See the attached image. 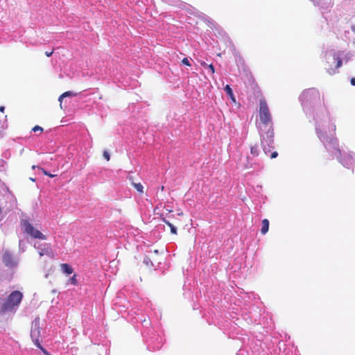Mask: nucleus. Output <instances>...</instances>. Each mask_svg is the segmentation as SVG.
I'll use <instances>...</instances> for the list:
<instances>
[{
    "label": "nucleus",
    "mask_w": 355,
    "mask_h": 355,
    "mask_svg": "<svg viewBox=\"0 0 355 355\" xmlns=\"http://www.w3.org/2000/svg\"><path fill=\"white\" fill-rule=\"evenodd\" d=\"M277 155H278L277 152L273 151V152L271 153V155H270V157L271 159H273V158L277 157Z\"/></svg>",
    "instance_id": "393cba45"
},
{
    "label": "nucleus",
    "mask_w": 355,
    "mask_h": 355,
    "mask_svg": "<svg viewBox=\"0 0 355 355\" xmlns=\"http://www.w3.org/2000/svg\"><path fill=\"white\" fill-rule=\"evenodd\" d=\"M31 336L33 341L35 344V345L37 347H41L40 340V327H39V323L37 322H35L34 323V324L31 329Z\"/></svg>",
    "instance_id": "423d86ee"
},
{
    "label": "nucleus",
    "mask_w": 355,
    "mask_h": 355,
    "mask_svg": "<svg viewBox=\"0 0 355 355\" xmlns=\"http://www.w3.org/2000/svg\"><path fill=\"white\" fill-rule=\"evenodd\" d=\"M103 157L107 161H109L110 159V153L107 150H105L103 152Z\"/></svg>",
    "instance_id": "4be33fe9"
},
{
    "label": "nucleus",
    "mask_w": 355,
    "mask_h": 355,
    "mask_svg": "<svg viewBox=\"0 0 355 355\" xmlns=\"http://www.w3.org/2000/svg\"><path fill=\"white\" fill-rule=\"evenodd\" d=\"M208 69L210 70L211 73L213 74L215 72L214 67L212 64L208 65Z\"/></svg>",
    "instance_id": "b1692460"
},
{
    "label": "nucleus",
    "mask_w": 355,
    "mask_h": 355,
    "mask_svg": "<svg viewBox=\"0 0 355 355\" xmlns=\"http://www.w3.org/2000/svg\"><path fill=\"white\" fill-rule=\"evenodd\" d=\"M250 153H251V155L253 156V157H257L259 155V149H258V146H252L250 148Z\"/></svg>",
    "instance_id": "f3484780"
},
{
    "label": "nucleus",
    "mask_w": 355,
    "mask_h": 355,
    "mask_svg": "<svg viewBox=\"0 0 355 355\" xmlns=\"http://www.w3.org/2000/svg\"><path fill=\"white\" fill-rule=\"evenodd\" d=\"M268 229H269V220L268 219L265 218L261 221V233L262 234H266L268 232Z\"/></svg>",
    "instance_id": "9d476101"
},
{
    "label": "nucleus",
    "mask_w": 355,
    "mask_h": 355,
    "mask_svg": "<svg viewBox=\"0 0 355 355\" xmlns=\"http://www.w3.org/2000/svg\"><path fill=\"white\" fill-rule=\"evenodd\" d=\"M334 59L337 62L336 68L340 67L342 66V64H343V61H342L341 58L338 57V56L334 55Z\"/></svg>",
    "instance_id": "6ab92c4d"
},
{
    "label": "nucleus",
    "mask_w": 355,
    "mask_h": 355,
    "mask_svg": "<svg viewBox=\"0 0 355 355\" xmlns=\"http://www.w3.org/2000/svg\"><path fill=\"white\" fill-rule=\"evenodd\" d=\"M248 82L250 84V85L252 86V88L254 89H257L259 91V86H258L257 83H256L255 79L254 78V77L252 75H250L248 77Z\"/></svg>",
    "instance_id": "2eb2a0df"
},
{
    "label": "nucleus",
    "mask_w": 355,
    "mask_h": 355,
    "mask_svg": "<svg viewBox=\"0 0 355 355\" xmlns=\"http://www.w3.org/2000/svg\"><path fill=\"white\" fill-rule=\"evenodd\" d=\"M60 268L62 271L67 275H70L73 272V269L68 263H62Z\"/></svg>",
    "instance_id": "9b49d317"
},
{
    "label": "nucleus",
    "mask_w": 355,
    "mask_h": 355,
    "mask_svg": "<svg viewBox=\"0 0 355 355\" xmlns=\"http://www.w3.org/2000/svg\"><path fill=\"white\" fill-rule=\"evenodd\" d=\"M36 167H37L36 166L33 165V166H32V168H33V169H34V168H35Z\"/></svg>",
    "instance_id": "473e14b6"
},
{
    "label": "nucleus",
    "mask_w": 355,
    "mask_h": 355,
    "mask_svg": "<svg viewBox=\"0 0 355 355\" xmlns=\"http://www.w3.org/2000/svg\"><path fill=\"white\" fill-rule=\"evenodd\" d=\"M331 146L327 149L336 157V159L344 166L349 167L352 164L353 157L352 155L349 154L346 158H342L341 150L338 148V140L333 139L331 140Z\"/></svg>",
    "instance_id": "7ed1b4c3"
},
{
    "label": "nucleus",
    "mask_w": 355,
    "mask_h": 355,
    "mask_svg": "<svg viewBox=\"0 0 355 355\" xmlns=\"http://www.w3.org/2000/svg\"><path fill=\"white\" fill-rule=\"evenodd\" d=\"M350 83L352 85L355 86V78H352Z\"/></svg>",
    "instance_id": "cd10ccee"
},
{
    "label": "nucleus",
    "mask_w": 355,
    "mask_h": 355,
    "mask_svg": "<svg viewBox=\"0 0 355 355\" xmlns=\"http://www.w3.org/2000/svg\"><path fill=\"white\" fill-rule=\"evenodd\" d=\"M37 168L39 170H41L42 172L45 175H47V176H49L51 178H53L54 177L55 175H52L50 173L47 172L46 171H45V169H44L43 168H41V167H37Z\"/></svg>",
    "instance_id": "aec40b11"
},
{
    "label": "nucleus",
    "mask_w": 355,
    "mask_h": 355,
    "mask_svg": "<svg viewBox=\"0 0 355 355\" xmlns=\"http://www.w3.org/2000/svg\"><path fill=\"white\" fill-rule=\"evenodd\" d=\"M4 110H5V107L4 106H0V112H3Z\"/></svg>",
    "instance_id": "c756f323"
},
{
    "label": "nucleus",
    "mask_w": 355,
    "mask_h": 355,
    "mask_svg": "<svg viewBox=\"0 0 355 355\" xmlns=\"http://www.w3.org/2000/svg\"><path fill=\"white\" fill-rule=\"evenodd\" d=\"M267 128H268V130L263 135L262 142H264L268 146H270V144H273L274 132L272 125H268Z\"/></svg>",
    "instance_id": "0eeeda50"
},
{
    "label": "nucleus",
    "mask_w": 355,
    "mask_h": 355,
    "mask_svg": "<svg viewBox=\"0 0 355 355\" xmlns=\"http://www.w3.org/2000/svg\"><path fill=\"white\" fill-rule=\"evenodd\" d=\"M182 63L183 64H185L187 66H191V63L189 62V60H188V58H184L182 60Z\"/></svg>",
    "instance_id": "5701e85b"
},
{
    "label": "nucleus",
    "mask_w": 355,
    "mask_h": 355,
    "mask_svg": "<svg viewBox=\"0 0 355 355\" xmlns=\"http://www.w3.org/2000/svg\"><path fill=\"white\" fill-rule=\"evenodd\" d=\"M200 64L204 67H207L208 68V65L207 64H206L205 62H200Z\"/></svg>",
    "instance_id": "c85d7f7f"
},
{
    "label": "nucleus",
    "mask_w": 355,
    "mask_h": 355,
    "mask_svg": "<svg viewBox=\"0 0 355 355\" xmlns=\"http://www.w3.org/2000/svg\"><path fill=\"white\" fill-rule=\"evenodd\" d=\"M22 299V293L19 291H12L0 306V314L12 311L20 304Z\"/></svg>",
    "instance_id": "f257e3e1"
},
{
    "label": "nucleus",
    "mask_w": 355,
    "mask_h": 355,
    "mask_svg": "<svg viewBox=\"0 0 355 355\" xmlns=\"http://www.w3.org/2000/svg\"><path fill=\"white\" fill-rule=\"evenodd\" d=\"M225 92L230 96V98L234 101H236L234 95L233 94L232 89L229 85H227L224 88Z\"/></svg>",
    "instance_id": "f8f14e48"
},
{
    "label": "nucleus",
    "mask_w": 355,
    "mask_h": 355,
    "mask_svg": "<svg viewBox=\"0 0 355 355\" xmlns=\"http://www.w3.org/2000/svg\"><path fill=\"white\" fill-rule=\"evenodd\" d=\"M45 355H51L42 345L41 347H39Z\"/></svg>",
    "instance_id": "a878e982"
},
{
    "label": "nucleus",
    "mask_w": 355,
    "mask_h": 355,
    "mask_svg": "<svg viewBox=\"0 0 355 355\" xmlns=\"http://www.w3.org/2000/svg\"><path fill=\"white\" fill-rule=\"evenodd\" d=\"M53 53V50L51 51H46L45 52V55L47 56V57H50L51 55H52V54Z\"/></svg>",
    "instance_id": "bb28decb"
},
{
    "label": "nucleus",
    "mask_w": 355,
    "mask_h": 355,
    "mask_svg": "<svg viewBox=\"0 0 355 355\" xmlns=\"http://www.w3.org/2000/svg\"><path fill=\"white\" fill-rule=\"evenodd\" d=\"M32 130L35 132L40 131L41 133L43 131V128L39 125H35V127L33 128Z\"/></svg>",
    "instance_id": "412c9836"
},
{
    "label": "nucleus",
    "mask_w": 355,
    "mask_h": 355,
    "mask_svg": "<svg viewBox=\"0 0 355 355\" xmlns=\"http://www.w3.org/2000/svg\"><path fill=\"white\" fill-rule=\"evenodd\" d=\"M128 180L130 181L131 184L135 188V189L141 194L144 193V187L141 183H135L133 182V178L132 176L128 177Z\"/></svg>",
    "instance_id": "1a4fd4ad"
},
{
    "label": "nucleus",
    "mask_w": 355,
    "mask_h": 355,
    "mask_svg": "<svg viewBox=\"0 0 355 355\" xmlns=\"http://www.w3.org/2000/svg\"><path fill=\"white\" fill-rule=\"evenodd\" d=\"M259 114L261 122L266 128L268 125H272V116L264 98L261 99L259 101Z\"/></svg>",
    "instance_id": "20e7f679"
},
{
    "label": "nucleus",
    "mask_w": 355,
    "mask_h": 355,
    "mask_svg": "<svg viewBox=\"0 0 355 355\" xmlns=\"http://www.w3.org/2000/svg\"><path fill=\"white\" fill-rule=\"evenodd\" d=\"M76 277L77 275L75 274L69 279V282H70V284L74 286L78 285V280L76 279Z\"/></svg>",
    "instance_id": "a211bd4d"
},
{
    "label": "nucleus",
    "mask_w": 355,
    "mask_h": 355,
    "mask_svg": "<svg viewBox=\"0 0 355 355\" xmlns=\"http://www.w3.org/2000/svg\"><path fill=\"white\" fill-rule=\"evenodd\" d=\"M154 252H155V253H156V254H157V253H158V250H154Z\"/></svg>",
    "instance_id": "2f4dec72"
},
{
    "label": "nucleus",
    "mask_w": 355,
    "mask_h": 355,
    "mask_svg": "<svg viewBox=\"0 0 355 355\" xmlns=\"http://www.w3.org/2000/svg\"><path fill=\"white\" fill-rule=\"evenodd\" d=\"M166 211H167V212H168V213H170V212H171V211H172V210H171V209H166Z\"/></svg>",
    "instance_id": "7c9ffc66"
},
{
    "label": "nucleus",
    "mask_w": 355,
    "mask_h": 355,
    "mask_svg": "<svg viewBox=\"0 0 355 355\" xmlns=\"http://www.w3.org/2000/svg\"><path fill=\"white\" fill-rule=\"evenodd\" d=\"M352 31H353L354 32H355V27H353V28H352Z\"/></svg>",
    "instance_id": "72a5a7b5"
},
{
    "label": "nucleus",
    "mask_w": 355,
    "mask_h": 355,
    "mask_svg": "<svg viewBox=\"0 0 355 355\" xmlns=\"http://www.w3.org/2000/svg\"><path fill=\"white\" fill-rule=\"evenodd\" d=\"M3 262L6 266L13 267L16 266V262L14 260L12 254L9 252H5L3 255Z\"/></svg>",
    "instance_id": "6e6552de"
},
{
    "label": "nucleus",
    "mask_w": 355,
    "mask_h": 355,
    "mask_svg": "<svg viewBox=\"0 0 355 355\" xmlns=\"http://www.w3.org/2000/svg\"><path fill=\"white\" fill-rule=\"evenodd\" d=\"M162 220L164 223H166L170 227L171 234H177V229L171 223H170L169 221L166 220L164 218H162Z\"/></svg>",
    "instance_id": "ddd939ff"
},
{
    "label": "nucleus",
    "mask_w": 355,
    "mask_h": 355,
    "mask_svg": "<svg viewBox=\"0 0 355 355\" xmlns=\"http://www.w3.org/2000/svg\"><path fill=\"white\" fill-rule=\"evenodd\" d=\"M77 95L76 93H74L71 91H67L62 94L59 97V101H61L64 98L68 97V96H76Z\"/></svg>",
    "instance_id": "dca6fc26"
},
{
    "label": "nucleus",
    "mask_w": 355,
    "mask_h": 355,
    "mask_svg": "<svg viewBox=\"0 0 355 355\" xmlns=\"http://www.w3.org/2000/svg\"><path fill=\"white\" fill-rule=\"evenodd\" d=\"M302 103L306 105H315L321 102V96L319 91L314 88L304 90L301 96Z\"/></svg>",
    "instance_id": "f03ea898"
},
{
    "label": "nucleus",
    "mask_w": 355,
    "mask_h": 355,
    "mask_svg": "<svg viewBox=\"0 0 355 355\" xmlns=\"http://www.w3.org/2000/svg\"><path fill=\"white\" fill-rule=\"evenodd\" d=\"M21 225L24 229V232L34 239L46 240V236L40 230L35 229L27 220L21 221Z\"/></svg>",
    "instance_id": "39448f33"
},
{
    "label": "nucleus",
    "mask_w": 355,
    "mask_h": 355,
    "mask_svg": "<svg viewBox=\"0 0 355 355\" xmlns=\"http://www.w3.org/2000/svg\"><path fill=\"white\" fill-rule=\"evenodd\" d=\"M262 147H263V150L266 155H268L269 153L271 152V149L274 148V146H272V144H270V146H268L264 142H262Z\"/></svg>",
    "instance_id": "4468645a"
}]
</instances>
